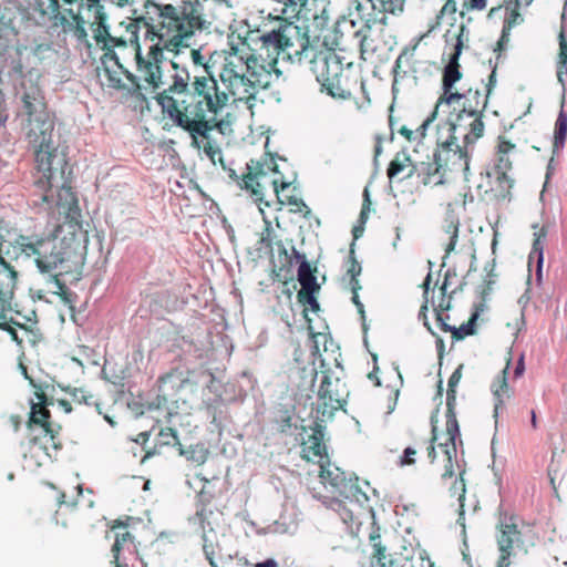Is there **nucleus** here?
<instances>
[{
  "mask_svg": "<svg viewBox=\"0 0 567 567\" xmlns=\"http://www.w3.org/2000/svg\"><path fill=\"white\" fill-rule=\"evenodd\" d=\"M457 275H456V269L455 268H449L446 271H445V276H444V281L441 286V291H442V295L445 296L446 293V289H447V285L450 284V280L452 278H455Z\"/></svg>",
  "mask_w": 567,
  "mask_h": 567,
  "instance_id": "680f3d73",
  "label": "nucleus"
},
{
  "mask_svg": "<svg viewBox=\"0 0 567 567\" xmlns=\"http://www.w3.org/2000/svg\"><path fill=\"white\" fill-rule=\"evenodd\" d=\"M289 204L296 207V212H302V209H307V213H310L309 207L306 205V203L301 198L297 197H290Z\"/></svg>",
  "mask_w": 567,
  "mask_h": 567,
  "instance_id": "0e129e2a",
  "label": "nucleus"
},
{
  "mask_svg": "<svg viewBox=\"0 0 567 567\" xmlns=\"http://www.w3.org/2000/svg\"><path fill=\"white\" fill-rule=\"evenodd\" d=\"M463 42L461 34L457 37V41L454 45V52L451 54L447 64L443 69L442 76V89L443 94L437 100V107L447 106L450 107L453 103L458 102L462 99L471 101L476 100V104H480L481 93L478 90H468L466 93L452 92L455 83L461 80L462 73L460 71L458 59L462 53Z\"/></svg>",
  "mask_w": 567,
  "mask_h": 567,
  "instance_id": "1a4fd4ad",
  "label": "nucleus"
},
{
  "mask_svg": "<svg viewBox=\"0 0 567 567\" xmlns=\"http://www.w3.org/2000/svg\"><path fill=\"white\" fill-rule=\"evenodd\" d=\"M361 289V286L358 285L357 287L355 286H351V290H352V302L355 305L359 313H361L362 318H364V306L363 303L360 301L359 299V296H358V290Z\"/></svg>",
  "mask_w": 567,
  "mask_h": 567,
  "instance_id": "4d7b16f0",
  "label": "nucleus"
},
{
  "mask_svg": "<svg viewBox=\"0 0 567 567\" xmlns=\"http://www.w3.org/2000/svg\"><path fill=\"white\" fill-rule=\"evenodd\" d=\"M53 284L56 287V290H54V293L59 295L64 301L70 302L69 296L71 295L68 287L64 282H62L58 276L53 277Z\"/></svg>",
  "mask_w": 567,
  "mask_h": 567,
  "instance_id": "3c124183",
  "label": "nucleus"
},
{
  "mask_svg": "<svg viewBox=\"0 0 567 567\" xmlns=\"http://www.w3.org/2000/svg\"><path fill=\"white\" fill-rule=\"evenodd\" d=\"M458 227H460V220L454 219L451 223L444 221V230L446 234L450 235V240L445 248V256L444 259L449 257V255L455 249V246L457 244L458 239Z\"/></svg>",
  "mask_w": 567,
  "mask_h": 567,
  "instance_id": "e433bc0d",
  "label": "nucleus"
},
{
  "mask_svg": "<svg viewBox=\"0 0 567 567\" xmlns=\"http://www.w3.org/2000/svg\"><path fill=\"white\" fill-rule=\"evenodd\" d=\"M559 53L556 66V75L558 82L561 84L563 89H565V79L564 76L567 74V39L565 35V30L561 28L559 35Z\"/></svg>",
  "mask_w": 567,
  "mask_h": 567,
  "instance_id": "7c9ffc66",
  "label": "nucleus"
},
{
  "mask_svg": "<svg viewBox=\"0 0 567 567\" xmlns=\"http://www.w3.org/2000/svg\"><path fill=\"white\" fill-rule=\"evenodd\" d=\"M22 374L29 380L34 389V399L31 400V410L28 420L30 431V444L39 447L49 458H53L62 449L60 436L61 425H54L51 421V413L48 409L52 400L48 398L45 389L48 385L37 383L28 375L27 367L20 364Z\"/></svg>",
  "mask_w": 567,
  "mask_h": 567,
  "instance_id": "39448f33",
  "label": "nucleus"
},
{
  "mask_svg": "<svg viewBox=\"0 0 567 567\" xmlns=\"http://www.w3.org/2000/svg\"><path fill=\"white\" fill-rule=\"evenodd\" d=\"M370 205H371L370 193H369L368 187H365L364 190H363V204H362V208H361V212H360V216H359L358 223H360L362 225H364L367 223L368 214L370 212Z\"/></svg>",
  "mask_w": 567,
  "mask_h": 567,
  "instance_id": "09e8293b",
  "label": "nucleus"
},
{
  "mask_svg": "<svg viewBox=\"0 0 567 567\" xmlns=\"http://www.w3.org/2000/svg\"><path fill=\"white\" fill-rule=\"evenodd\" d=\"M267 533H276V534H290L291 524H287L286 522L279 519L274 522L272 524L267 526Z\"/></svg>",
  "mask_w": 567,
  "mask_h": 567,
  "instance_id": "de8ad7c7",
  "label": "nucleus"
},
{
  "mask_svg": "<svg viewBox=\"0 0 567 567\" xmlns=\"http://www.w3.org/2000/svg\"><path fill=\"white\" fill-rule=\"evenodd\" d=\"M416 450L412 446H408L403 450V453L398 462L401 467L415 464Z\"/></svg>",
  "mask_w": 567,
  "mask_h": 567,
  "instance_id": "a18cd8bd",
  "label": "nucleus"
},
{
  "mask_svg": "<svg viewBox=\"0 0 567 567\" xmlns=\"http://www.w3.org/2000/svg\"><path fill=\"white\" fill-rule=\"evenodd\" d=\"M3 243L4 238L0 234V330L7 331L13 341L21 344L22 339L19 338L16 327L28 331L25 324L19 321L20 317L28 318L21 315L14 302L18 271L6 260L2 254Z\"/></svg>",
  "mask_w": 567,
  "mask_h": 567,
  "instance_id": "0eeeda50",
  "label": "nucleus"
},
{
  "mask_svg": "<svg viewBox=\"0 0 567 567\" xmlns=\"http://www.w3.org/2000/svg\"><path fill=\"white\" fill-rule=\"evenodd\" d=\"M437 148L433 154V162H421L412 165V168L406 174V177H411L416 173L422 178L423 184L433 183L434 185L444 184L445 172L463 171L466 176L470 167L466 152L460 147L458 142L455 137H445L436 140Z\"/></svg>",
  "mask_w": 567,
  "mask_h": 567,
  "instance_id": "423d86ee",
  "label": "nucleus"
},
{
  "mask_svg": "<svg viewBox=\"0 0 567 567\" xmlns=\"http://www.w3.org/2000/svg\"><path fill=\"white\" fill-rule=\"evenodd\" d=\"M496 85V65H494L492 68V73L489 75V79H488V83L486 85V99H485V102L483 104V109L486 107V104H487V99L492 92V90L494 89V86Z\"/></svg>",
  "mask_w": 567,
  "mask_h": 567,
  "instance_id": "6e6d98bb",
  "label": "nucleus"
},
{
  "mask_svg": "<svg viewBox=\"0 0 567 567\" xmlns=\"http://www.w3.org/2000/svg\"><path fill=\"white\" fill-rule=\"evenodd\" d=\"M456 12L455 0H447L441 10V14H453Z\"/></svg>",
  "mask_w": 567,
  "mask_h": 567,
  "instance_id": "338daca9",
  "label": "nucleus"
},
{
  "mask_svg": "<svg viewBox=\"0 0 567 567\" xmlns=\"http://www.w3.org/2000/svg\"><path fill=\"white\" fill-rule=\"evenodd\" d=\"M311 70L316 80L324 91L333 99L348 100L351 97V89L348 78L343 75V66L340 58L333 53L320 52L311 61Z\"/></svg>",
  "mask_w": 567,
  "mask_h": 567,
  "instance_id": "6e6552de",
  "label": "nucleus"
},
{
  "mask_svg": "<svg viewBox=\"0 0 567 567\" xmlns=\"http://www.w3.org/2000/svg\"><path fill=\"white\" fill-rule=\"evenodd\" d=\"M297 279L301 286V289L297 293L300 295V297H303V295L308 291L320 290V285L317 281L315 270L311 268L309 262H305L298 266Z\"/></svg>",
  "mask_w": 567,
  "mask_h": 567,
  "instance_id": "5701e85b",
  "label": "nucleus"
},
{
  "mask_svg": "<svg viewBox=\"0 0 567 567\" xmlns=\"http://www.w3.org/2000/svg\"><path fill=\"white\" fill-rule=\"evenodd\" d=\"M440 107L435 106L434 111L422 122V124L415 130L417 140L425 137L426 130L431 123L435 120Z\"/></svg>",
  "mask_w": 567,
  "mask_h": 567,
  "instance_id": "49530a36",
  "label": "nucleus"
},
{
  "mask_svg": "<svg viewBox=\"0 0 567 567\" xmlns=\"http://www.w3.org/2000/svg\"><path fill=\"white\" fill-rule=\"evenodd\" d=\"M463 364H460L454 372L451 374L447 382L446 391V434H451L452 440L455 436H460V425L456 419V388L462 378Z\"/></svg>",
  "mask_w": 567,
  "mask_h": 567,
  "instance_id": "a211bd4d",
  "label": "nucleus"
},
{
  "mask_svg": "<svg viewBox=\"0 0 567 567\" xmlns=\"http://www.w3.org/2000/svg\"><path fill=\"white\" fill-rule=\"evenodd\" d=\"M369 540H370V544L371 546L374 548L377 546H380L382 545L381 544V536H380V533H379V527L377 528H372L370 535H369Z\"/></svg>",
  "mask_w": 567,
  "mask_h": 567,
  "instance_id": "e2e57ef3",
  "label": "nucleus"
},
{
  "mask_svg": "<svg viewBox=\"0 0 567 567\" xmlns=\"http://www.w3.org/2000/svg\"><path fill=\"white\" fill-rule=\"evenodd\" d=\"M28 115V140L35 148L37 173L33 183V205L71 208L76 203L71 186V168L65 154L52 145L53 122L47 110L44 95L38 86L23 94Z\"/></svg>",
  "mask_w": 567,
  "mask_h": 567,
  "instance_id": "f257e3e1",
  "label": "nucleus"
},
{
  "mask_svg": "<svg viewBox=\"0 0 567 567\" xmlns=\"http://www.w3.org/2000/svg\"><path fill=\"white\" fill-rule=\"evenodd\" d=\"M70 394L74 402L84 403L86 405L94 404L99 413H101L100 404L94 400V395L86 394V392L83 389H73Z\"/></svg>",
  "mask_w": 567,
  "mask_h": 567,
  "instance_id": "79ce46f5",
  "label": "nucleus"
},
{
  "mask_svg": "<svg viewBox=\"0 0 567 567\" xmlns=\"http://www.w3.org/2000/svg\"><path fill=\"white\" fill-rule=\"evenodd\" d=\"M221 166L225 171H227L228 177L237 182L240 186V188L250 190V196L254 199V202L259 203L264 199V194L260 189V184L258 182H255L257 175H266L265 166L266 164H261L258 161L251 159L250 163L247 164V169L249 171L247 175L241 179L233 168H227L226 165L223 162V158H220Z\"/></svg>",
  "mask_w": 567,
  "mask_h": 567,
  "instance_id": "dca6fc26",
  "label": "nucleus"
},
{
  "mask_svg": "<svg viewBox=\"0 0 567 567\" xmlns=\"http://www.w3.org/2000/svg\"><path fill=\"white\" fill-rule=\"evenodd\" d=\"M427 298L425 299V302L421 306L420 308V311H419V315H417V318L419 320H422L423 321V324L424 327L427 329V331L432 334V336H435V332L433 331L429 320H427Z\"/></svg>",
  "mask_w": 567,
  "mask_h": 567,
  "instance_id": "864d4df0",
  "label": "nucleus"
},
{
  "mask_svg": "<svg viewBox=\"0 0 567 567\" xmlns=\"http://www.w3.org/2000/svg\"><path fill=\"white\" fill-rule=\"evenodd\" d=\"M497 174V184L502 190H509L513 187L514 181L511 178L507 173H496Z\"/></svg>",
  "mask_w": 567,
  "mask_h": 567,
  "instance_id": "603ef678",
  "label": "nucleus"
},
{
  "mask_svg": "<svg viewBox=\"0 0 567 567\" xmlns=\"http://www.w3.org/2000/svg\"><path fill=\"white\" fill-rule=\"evenodd\" d=\"M447 435H449L447 442L440 444V446L443 449V452L446 456V463L444 465V472L442 474L443 480L452 478L454 476L453 460L456 458L457 441L462 445L461 435L455 436L454 440H452L451 434H447Z\"/></svg>",
  "mask_w": 567,
  "mask_h": 567,
  "instance_id": "a878e982",
  "label": "nucleus"
},
{
  "mask_svg": "<svg viewBox=\"0 0 567 567\" xmlns=\"http://www.w3.org/2000/svg\"><path fill=\"white\" fill-rule=\"evenodd\" d=\"M389 557L390 555L386 554V548L384 546L380 545L373 548V558L377 559V564L380 567H386V560Z\"/></svg>",
  "mask_w": 567,
  "mask_h": 567,
  "instance_id": "8fccbe9b",
  "label": "nucleus"
},
{
  "mask_svg": "<svg viewBox=\"0 0 567 567\" xmlns=\"http://www.w3.org/2000/svg\"><path fill=\"white\" fill-rule=\"evenodd\" d=\"M548 230L545 226H542L537 231L534 233V241L532 250L528 256V266L536 259V281L538 285L542 284L543 279V265H544V246L547 238Z\"/></svg>",
  "mask_w": 567,
  "mask_h": 567,
  "instance_id": "aec40b11",
  "label": "nucleus"
},
{
  "mask_svg": "<svg viewBox=\"0 0 567 567\" xmlns=\"http://www.w3.org/2000/svg\"><path fill=\"white\" fill-rule=\"evenodd\" d=\"M207 75H196L190 82V90L186 97L176 100L166 92H159L156 101L176 126L188 132L192 136L193 146L199 148L198 136L207 137V133L213 130L206 113L218 114L228 103L229 96L225 91H220L217 81L209 72V66H205Z\"/></svg>",
  "mask_w": 567,
  "mask_h": 567,
  "instance_id": "f03ea898",
  "label": "nucleus"
},
{
  "mask_svg": "<svg viewBox=\"0 0 567 567\" xmlns=\"http://www.w3.org/2000/svg\"><path fill=\"white\" fill-rule=\"evenodd\" d=\"M449 318H450V316H446V319H449ZM436 321L440 323V328L444 332H451L453 334L455 327L446 323L445 317L439 310H436Z\"/></svg>",
  "mask_w": 567,
  "mask_h": 567,
  "instance_id": "13d9d810",
  "label": "nucleus"
},
{
  "mask_svg": "<svg viewBox=\"0 0 567 567\" xmlns=\"http://www.w3.org/2000/svg\"><path fill=\"white\" fill-rule=\"evenodd\" d=\"M148 55L154 60L155 65L144 59V81L152 84L154 89H159L162 85H164L159 71L161 68L158 65L164 55L163 50L157 47H152Z\"/></svg>",
  "mask_w": 567,
  "mask_h": 567,
  "instance_id": "412c9836",
  "label": "nucleus"
},
{
  "mask_svg": "<svg viewBox=\"0 0 567 567\" xmlns=\"http://www.w3.org/2000/svg\"><path fill=\"white\" fill-rule=\"evenodd\" d=\"M220 81L226 86L227 91L231 95L237 94V90L240 86H248L245 82L244 75L236 73L233 69L224 68L219 74Z\"/></svg>",
  "mask_w": 567,
  "mask_h": 567,
  "instance_id": "2f4dec72",
  "label": "nucleus"
},
{
  "mask_svg": "<svg viewBox=\"0 0 567 567\" xmlns=\"http://www.w3.org/2000/svg\"><path fill=\"white\" fill-rule=\"evenodd\" d=\"M320 476L323 481L328 482L336 492L343 498L351 503H357L363 506L368 501V495L358 486V477H347L346 473L331 464L320 465Z\"/></svg>",
  "mask_w": 567,
  "mask_h": 567,
  "instance_id": "f8f14e48",
  "label": "nucleus"
},
{
  "mask_svg": "<svg viewBox=\"0 0 567 567\" xmlns=\"http://www.w3.org/2000/svg\"><path fill=\"white\" fill-rule=\"evenodd\" d=\"M206 415L210 419V423L216 427H220L225 419V405L220 400L214 399L206 406Z\"/></svg>",
  "mask_w": 567,
  "mask_h": 567,
  "instance_id": "c9c22d12",
  "label": "nucleus"
},
{
  "mask_svg": "<svg viewBox=\"0 0 567 567\" xmlns=\"http://www.w3.org/2000/svg\"><path fill=\"white\" fill-rule=\"evenodd\" d=\"M166 20H168V29L179 24L175 7L172 4L159 6L150 0L144 1V28L147 29V33L159 35Z\"/></svg>",
  "mask_w": 567,
  "mask_h": 567,
  "instance_id": "ddd939ff",
  "label": "nucleus"
},
{
  "mask_svg": "<svg viewBox=\"0 0 567 567\" xmlns=\"http://www.w3.org/2000/svg\"><path fill=\"white\" fill-rule=\"evenodd\" d=\"M298 34V27L292 23H281L277 29L259 37L260 50H266L268 58L271 54L279 55L293 45L292 37Z\"/></svg>",
  "mask_w": 567,
  "mask_h": 567,
  "instance_id": "4468645a",
  "label": "nucleus"
},
{
  "mask_svg": "<svg viewBox=\"0 0 567 567\" xmlns=\"http://www.w3.org/2000/svg\"><path fill=\"white\" fill-rule=\"evenodd\" d=\"M567 138V113L564 110V106H561L556 123H555V130H554V142H553V150L554 152H559L563 150L565 142Z\"/></svg>",
  "mask_w": 567,
  "mask_h": 567,
  "instance_id": "c85d7f7f",
  "label": "nucleus"
},
{
  "mask_svg": "<svg viewBox=\"0 0 567 567\" xmlns=\"http://www.w3.org/2000/svg\"><path fill=\"white\" fill-rule=\"evenodd\" d=\"M127 408L133 419L136 420L142 415V403L140 401L133 400L132 402H127Z\"/></svg>",
  "mask_w": 567,
  "mask_h": 567,
  "instance_id": "bf43d9fd",
  "label": "nucleus"
},
{
  "mask_svg": "<svg viewBox=\"0 0 567 567\" xmlns=\"http://www.w3.org/2000/svg\"><path fill=\"white\" fill-rule=\"evenodd\" d=\"M327 417H322L319 414V419L312 422V425H309L311 429V434L308 435V439L302 437V446L303 451L311 454L313 458H319L323 461L327 458V464H330L327 453V446L324 444V432L326 425L323 424Z\"/></svg>",
  "mask_w": 567,
  "mask_h": 567,
  "instance_id": "6ab92c4d",
  "label": "nucleus"
},
{
  "mask_svg": "<svg viewBox=\"0 0 567 567\" xmlns=\"http://www.w3.org/2000/svg\"><path fill=\"white\" fill-rule=\"evenodd\" d=\"M75 0H30L34 12L43 20L63 23L68 21V16L79 21V12L74 13L72 8H64L65 4L73 6Z\"/></svg>",
  "mask_w": 567,
  "mask_h": 567,
  "instance_id": "2eb2a0df",
  "label": "nucleus"
},
{
  "mask_svg": "<svg viewBox=\"0 0 567 567\" xmlns=\"http://www.w3.org/2000/svg\"><path fill=\"white\" fill-rule=\"evenodd\" d=\"M267 66L262 63H259L256 56H249L246 61V73H244L245 82L248 84L251 83V80H255V73H260L261 70H266Z\"/></svg>",
  "mask_w": 567,
  "mask_h": 567,
  "instance_id": "58836bf2",
  "label": "nucleus"
},
{
  "mask_svg": "<svg viewBox=\"0 0 567 567\" xmlns=\"http://www.w3.org/2000/svg\"><path fill=\"white\" fill-rule=\"evenodd\" d=\"M293 260L296 262H298L299 265H302L305 262H309L306 258V255L300 252L299 250L296 249V247L292 246L291 248V256L289 257V264L291 265L293 262Z\"/></svg>",
  "mask_w": 567,
  "mask_h": 567,
  "instance_id": "052dcab7",
  "label": "nucleus"
},
{
  "mask_svg": "<svg viewBox=\"0 0 567 567\" xmlns=\"http://www.w3.org/2000/svg\"><path fill=\"white\" fill-rule=\"evenodd\" d=\"M181 386L182 381L177 375L165 374L159 377L155 394L156 400L153 399V392L148 394L147 412L154 414L144 415V426L147 425V421L153 423L150 431H144V461L159 454L161 452L157 449L179 446L181 444L176 431L173 427L162 425L163 419L168 422L173 416L169 403L175 404L177 402V390Z\"/></svg>",
  "mask_w": 567,
  "mask_h": 567,
  "instance_id": "20e7f679",
  "label": "nucleus"
},
{
  "mask_svg": "<svg viewBox=\"0 0 567 567\" xmlns=\"http://www.w3.org/2000/svg\"><path fill=\"white\" fill-rule=\"evenodd\" d=\"M436 430H437L436 426L432 423V439L430 442V446L427 447V457L431 463H434V461L436 458V452H435V446H434V443L437 440Z\"/></svg>",
  "mask_w": 567,
  "mask_h": 567,
  "instance_id": "5fc2aeb1",
  "label": "nucleus"
},
{
  "mask_svg": "<svg viewBox=\"0 0 567 567\" xmlns=\"http://www.w3.org/2000/svg\"><path fill=\"white\" fill-rule=\"evenodd\" d=\"M354 247H355V244L351 243L350 250H349V259L351 261V265L348 268L347 274L350 276V285L357 287L358 285H360L359 280H358V276H360V274L362 271V267H361L360 262L354 257Z\"/></svg>",
  "mask_w": 567,
  "mask_h": 567,
  "instance_id": "4c0bfd02",
  "label": "nucleus"
},
{
  "mask_svg": "<svg viewBox=\"0 0 567 567\" xmlns=\"http://www.w3.org/2000/svg\"><path fill=\"white\" fill-rule=\"evenodd\" d=\"M255 80H251V83L248 84V87L256 91L258 89H267L271 83V72L270 70H261L260 73H255Z\"/></svg>",
  "mask_w": 567,
  "mask_h": 567,
  "instance_id": "a19ab883",
  "label": "nucleus"
},
{
  "mask_svg": "<svg viewBox=\"0 0 567 567\" xmlns=\"http://www.w3.org/2000/svg\"><path fill=\"white\" fill-rule=\"evenodd\" d=\"M206 138V143L204 144V153L206 154V156L215 164L216 162V156L219 157V159L221 158V150L220 147L216 144V142H214L210 136H209V132L207 133V137Z\"/></svg>",
  "mask_w": 567,
  "mask_h": 567,
  "instance_id": "37998d69",
  "label": "nucleus"
},
{
  "mask_svg": "<svg viewBox=\"0 0 567 567\" xmlns=\"http://www.w3.org/2000/svg\"><path fill=\"white\" fill-rule=\"evenodd\" d=\"M412 161L406 152L402 151L396 153L395 157L390 162L386 169V175L390 181H393L405 167H412Z\"/></svg>",
  "mask_w": 567,
  "mask_h": 567,
  "instance_id": "f704fd0d",
  "label": "nucleus"
},
{
  "mask_svg": "<svg viewBox=\"0 0 567 567\" xmlns=\"http://www.w3.org/2000/svg\"><path fill=\"white\" fill-rule=\"evenodd\" d=\"M318 292L319 291H308L303 295V297H300V295H297L298 301L302 305L309 306L313 312H317L320 309V305L316 297V293H318Z\"/></svg>",
  "mask_w": 567,
  "mask_h": 567,
  "instance_id": "c03bdc74",
  "label": "nucleus"
},
{
  "mask_svg": "<svg viewBox=\"0 0 567 567\" xmlns=\"http://www.w3.org/2000/svg\"><path fill=\"white\" fill-rule=\"evenodd\" d=\"M404 58H405V51L400 53V55L396 58V60L393 64V68H392V73H393L392 94L394 97L396 96V94L399 92V86H398L399 81L401 79H404L408 75L406 71H403V72L399 71L400 63L403 61Z\"/></svg>",
  "mask_w": 567,
  "mask_h": 567,
  "instance_id": "ea45409f",
  "label": "nucleus"
},
{
  "mask_svg": "<svg viewBox=\"0 0 567 567\" xmlns=\"http://www.w3.org/2000/svg\"><path fill=\"white\" fill-rule=\"evenodd\" d=\"M399 133L404 136L409 142H413V141H416L417 137H416V132L415 131H412L410 128H408L406 126H402L400 130H399Z\"/></svg>",
  "mask_w": 567,
  "mask_h": 567,
  "instance_id": "69168bd1",
  "label": "nucleus"
},
{
  "mask_svg": "<svg viewBox=\"0 0 567 567\" xmlns=\"http://www.w3.org/2000/svg\"><path fill=\"white\" fill-rule=\"evenodd\" d=\"M477 105H463L461 110L457 112H451L447 120L443 124L437 125V137L445 140V137H456V132L458 130H466L468 126L467 121H472V118L478 114ZM456 111V109H454Z\"/></svg>",
  "mask_w": 567,
  "mask_h": 567,
  "instance_id": "f3484780",
  "label": "nucleus"
},
{
  "mask_svg": "<svg viewBox=\"0 0 567 567\" xmlns=\"http://www.w3.org/2000/svg\"><path fill=\"white\" fill-rule=\"evenodd\" d=\"M483 305H475L474 311L471 313V318L467 322L461 324L458 328H454L453 339L462 340L465 337L473 336L475 333L476 321L480 317V311L482 310Z\"/></svg>",
  "mask_w": 567,
  "mask_h": 567,
  "instance_id": "72a5a7b5",
  "label": "nucleus"
},
{
  "mask_svg": "<svg viewBox=\"0 0 567 567\" xmlns=\"http://www.w3.org/2000/svg\"><path fill=\"white\" fill-rule=\"evenodd\" d=\"M511 361L508 360L506 367L503 369L501 374H498L491 385V391L495 398L494 403V417H498L501 411L504 409V400L503 394L508 393V383H507V373L509 369Z\"/></svg>",
  "mask_w": 567,
  "mask_h": 567,
  "instance_id": "4be33fe9",
  "label": "nucleus"
},
{
  "mask_svg": "<svg viewBox=\"0 0 567 567\" xmlns=\"http://www.w3.org/2000/svg\"><path fill=\"white\" fill-rule=\"evenodd\" d=\"M525 371V362H524V354H520V357L517 360L515 370H514V377L517 379L524 374Z\"/></svg>",
  "mask_w": 567,
  "mask_h": 567,
  "instance_id": "774afa93",
  "label": "nucleus"
},
{
  "mask_svg": "<svg viewBox=\"0 0 567 567\" xmlns=\"http://www.w3.org/2000/svg\"><path fill=\"white\" fill-rule=\"evenodd\" d=\"M371 4V8L374 11H379L380 13H391L399 14L404 10L405 0H368ZM380 23H386V17L382 16L379 20Z\"/></svg>",
  "mask_w": 567,
  "mask_h": 567,
  "instance_id": "bb28decb",
  "label": "nucleus"
},
{
  "mask_svg": "<svg viewBox=\"0 0 567 567\" xmlns=\"http://www.w3.org/2000/svg\"><path fill=\"white\" fill-rule=\"evenodd\" d=\"M179 454L185 456L187 461L196 463L198 465L204 464L208 456V449L204 443L192 444L189 446H184L179 444L178 446Z\"/></svg>",
  "mask_w": 567,
  "mask_h": 567,
  "instance_id": "c756f323",
  "label": "nucleus"
},
{
  "mask_svg": "<svg viewBox=\"0 0 567 567\" xmlns=\"http://www.w3.org/2000/svg\"><path fill=\"white\" fill-rule=\"evenodd\" d=\"M112 530L123 529V532H116L115 542L112 546L113 560L112 563H117L120 560V551L127 545L133 542V536L128 530H126V524L121 520H114L111 525Z\"/></svg>",
  "mask_w": 567,
  "mask_h": 567,
  "instance_id": "393cba45",
  "label": "nucleus"
},
{
  "mask_svg": "<svg viewBox=\"0 0 567 567\" xmlns=\"http://www.w3.org/2000/svg\"><path fill=\"white\" fill-rule=\"evenodd\" d=\"M468 127L470 131L463 135L464 145H460L466 154H468V147L473 146L483 136L484 123L482 121V111H478V114L468 122ZM467 161L470 162V155H467Z\"/></svg>",
  "mask_w": 567,
  "mask_h": 567,
  "instance_id": "b1692460",
  "label": "nucleus"
},
{
  "mask_svg": "<svg viewBox=\"0 0 567 567\" xmlns=\"http://www.w3.org/2000/svg\"><path fill=\"white\" fill-rule=\"evenodd\" d=\"M344 388L346 384L339 378L332 381L330 374L323 372L318 390L317 419L319 414L329 419L333 415V411L343 408L349 394Z\"/></svg>",
  "mask_w": 567,
  "mask_h": 567,
  "instance_id": "9b49d317",
  "label": "nucleus"
},
{
  "mask_svg": "<svg viewBox=\"0 0 567 567\" xmlns=\"http://www.w3.org/2000/svg\"><path fill=\"white\" fill-rule=\"evenodd\" d=\"M174 82L167 90H163L162 92H166L168 95L169 93L175 94H184V97L187 96L189 90H190V76L186 69H183L181 73H175L173 75Z\"/></svg>",
  "mask_w": 567,
  "mask_h": 567,
  "instance_id": "473e14b6",
  "label": "nucleus"
},
{
  "mask_svg": "<svg viewBox=\"0 0 567 567\" xmlns=\"http://www.w3.org/2000/svg\"><path fill=\"white\" fill-rule=\"evenodd\" d=\"M497 530L496 543L499 551L497 567H511V558L515 555V548L523 545L517 517L501 513Z\"/></svg>",
  "mask_w": 567,
  "mask_h": 567,
  "instance_id": "9d476101",
  "label": "nucleus"
},
{
  "mask_svg": "<svg viewBox=\"0 0 567 567\" xmlns=\"http://www.w3.org/2000/svg\"><path fill=\"white\" fill-rule=\"evenodd\" d=\"M14 243L25 257L34 260L42 274H50L64 264H70L65 270L69 271L72 266L78 268L84 261L82 239L74 231H70L69 236L63 235L61 226L44 236L20 235Z\"/></svg>",
  "mask_w": 567,
  "mask_h": 567,
  "instance_id": "7ed1b4c3",
  "label": "nucleus"
},
{
  "mask_svg": "<svg viewBox=\"0 0 567 567\" xmlns=\"http://www.w3.org/2000/svg\"><path fill=\"white\" fill-rule=\"evenodd\" d=\"M515 146L509 141L501 140L497 146V154L494 163L496 173H507L512 168L508 153Z\"/></svg>",
  "mask_w": 567,
  "mask_h": 567,
  "instance_id": "cd10ccee",
  "label": "nucleus"
}]
</instances>
